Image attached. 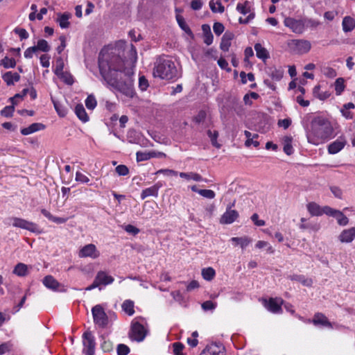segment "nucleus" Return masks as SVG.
<instances>
[{
    "label": "nucleus",
    "instance_id": "052dcab7",
    "mask_svg": "<svg viewBox=\"0 0 355 355\" xmlns=\"http://www.w3.org/2000/svg\"><path fill=\"white\" fill-rule=\"evenodd\" d=\"M115 171L119 175L125 176L129 173L128 168L123 164H120L117 166L115 168Z\"/></svg>",
    "mask_w": 355,
    "mask_h": 355
},
{
    "label": "nucleus",
    "instance_id": "6e6d98bb",
    "mask_svg": "<svg viewBox=\"0 0 355 355\" xmlns=\"http://www.w3.org/2000/svg\"><path fill=\"white\" fill-rule=\"evenodd\" d=\"M13 347V344L11 341L3 343L0 345V355L10 352Z\"/></svg>",
    "mask_w": 355,
    "mask_h": 355
},
{
    "label": "nucleus",
    "instance_id": "13d9d810",
    "mask_svg": "<svg viewBox=\"0 0 355 355\" xmlns=\"http://www.w3.org/2000/svg\"><path fill=\"white\" fill-rule=\"evenodd\" d=\"M15 110L14 105L6 106L3 110H1V114L5 117H10L12 116L13 112Z\"/></svg>",
    "mask_w": 355,
    "mask_h": 355
},
{
    "label": "nucleus",
    "instance_id": "20e7f679",
    "mask_svg": "<svg viewBox=\"0 0 355 355\" xmlns=\"http://www.w3.org/2000/svg\"><path fill=\"white\" fill-rule=\"evenodd\" d=\"M144 323L145 321L143 318H136L132 321L131 329L129 333L130 339L137 342L144 340L147 334Z\"/></svg>",
    "mask_w": 355,
    "mask_h": 355
},
{
    "label": "nucleus",
    "instance_id": "680f3d73",
    "mask_svg": "<svg viewBox=\"0 0 355 355\" xmlns=\"http://www.w3.org/2000/svg\"><path fill=\"white\" fill-rule=\"evenodd\" d=\"M14 32L19 35L21 40H26L29 37L28 33L24 28H16Z\"/></svg>",
    "mask_w": 355,
    "mask_h": 355
},
{
    "label": "nucleus",
    "instance_id": "e2e57ef3",
    "mask_svg": "<svg viewBox=\"0 0 355 355\" xmlns=\"http://www.w3.org/2000/svg\"><path fill=\"white\" fill-rule=\"evenodd\" d=\"M116 350L118 355H128L130 352V348L124 344L118 345Z\"/></svg>",
    "mask_w": 355,
    "mask_h": 355
},
{
    "label": "nucleus",
    "instance_id": "c9c22d12",
    "mask_svg": "<svg viewBox=\"0 0 355 355\" xmlns=\"http://www.w3.org/2000/svg\"><path fill=\"white\" fill-rule=\"evenodd\" d=\"M232 35L231 33H225L222 37L220 47L224 51H227L231 46Z\"/></svg>",
    "mask_w": 355,
    "mask_h": 355
},
{
    "label": "nucleus",
    "instance_id": "6e6552de",
    "mask_svg": "<svg viewBox=\"0 0 355 355\" xmlns=\"http://www.w3.org/2000/svg\"><path fill=\"white\" fill-rule=\"evenodd\" d=\"M92 313L94 322L96 325L100 327H105L107 326L108 324V317L102 305L97 304L92 307Z\"/></svg>",
    "mask_w": 355,
    "mask_h": 355
},
{
    "label": "nucleus",
    "instance_id": "cd10ccee",
    "mask_svg": "<svg viewBox=\"0 0 355 355\" xmlns=\"http://www.w3.org/2000/svg\"><path fill=\"white\" fill-rule=\"evenodd\" d=\"M2 78L8 85H14L15 83L18 82L19 80L20 76L17 73L8 71L6 72Z\"/></svg>",
    "mask_w": 355,
    "mask_h": 355
},
{
    "label": "nucleus",
    "instance_id": "0e129e2a",
    "mask_svg": "<svg viewBox=\"0 0 355 355\" xmlns=\"http://www.w3.org/2000/svg\"><path fill=\"white\" fill-rule=\"evenodd\" d=\"M76 181L81 183H88L89 178L81 172L77 171L76 173Z\"/></svg>",
    "mask_w": 355,
    "mask_h": 355
},
{
    "label": "nucleus",
    "instance_id": "bb28decb",
    "mask_svg": "<svg viewBox=\"0 0 355 355\" xmlns=\"http://www.w3.org/2000/svg\"><path fill=\"white\" fill-rule=\"evenodd\" d=\"M268 75L275 81H279L284 76V69L281 67H270L268 69Z\"/></svg>",
    "mask_w": 355,
    "mask_h": 355
},
{
    "label": "nucleus",
    "instance_id": "f257e3e1",
    "mask_svg": "<svg viewBox=\"0 0 355 355\" xmlns=\"http://www.w3.org/2000/svg\"><path fill=\"white\" fill-rule=\"evenodd\" d=\"M126 43L119 40L114 44L105 46L98 56L100 73L112 90H116L127 96L132 97L134 90L131 76L137 60L135 47L131 44L129 49V58L125 63L121 58Z\"/></svg>",
    "mask_w": 355,
    "mask_h": 355
},
{
    "label": "nucleus",
    "instance_id": "4c0bfd02",
    "mask_svg": "<svg viewBox=\"0 0 355 355\" xmlns=\"http://www.w3.org/2000/svg\"><path fill=\"white\" fill-rule=\"evenodd\" d=\"M35 47L37 51H42L44 53H47L51 50L50 44L46 40L44 39L39 40Z\"/></svg>",
    "mask_w": 355,
    "mask_h": 355
},
{
    "label": "nucleus",
    "instance_id": "f704fd0d",
    "mask_svg": "<svg viewBox=\"0 0 355 355\" xmlns=\"http://www.w3.org/2000/svg\"><path fill=\"white\" fill-rule=\"evenodd\" d=\"M28 272V266L23 263H17L13 270V273L19 277L26 275Z\"/></svg>",
    "mask_w": 355,
    "mask_h": 355
},
{
    "label": "nucleus",
    "instance_id": "1a4fd4ad",
    "mask_svg": "<svg viewBox=\"0 0 355 355\" xmlns=\"http://www.w3.org/2000/svg\"><path fill=\"white\" fill-rule=\"evenodd\" d=\"M284 301L281 297H270L268 300H263V304L270 312L275 314L282 313V306Z\"/></svg>",
    "mask_w": 355,
    "mask_h": 355
},
{
    "label": "nucleus",
    "instance_id": "338daca9",
    "mask_svg": "<svg viewBox=\"0 0 355 355\" xmlns=\"http://www.w3.org/2000/svg\"><path fill=\"white\" fill-rule=\"evenodd\" d=\"M174 355H183L182 350L184 345L181 343H174L173 344Z\"/></svg>",
    "mask_w": 355,
    "mask_h": 355
},
{
    "label": "nucleus",
    "instance_id": "3c124183",
    "mask_svg": "<svg viewBox=\"0 0 355 355\" xmlns=\"http://www.w3.org/2000/svg\"><path fill=\"white\" fill-rule=\"evenodd\" d=\"M345 89L344 80L341 78H338L335 82V91L336 95L339 96Z\"/></svg>",
    "mask_w": 355,
    "mask_h": 355
},
{
    "label": "nucleus",
    "instance_id": "72a5a7b5",
    "mask_svg": "<svg viewBox=\"0 0 355 355\" xmlns=\"http://www.w3.org/2000/svg\"><path fill=\"white\" fill-rule=\"evenodd\" d=\"M209 7L213 12L223 13L225 11V7L222 5L221 0H211Z\"/></svg>",
    "mask_w": 355,
    "mask_h": 355
},
{
    "label": "nucleus",
    "instance_id": "0eeeda50",
    "mask_svg": "<svg viewBox=\"0 0 355 355\" xmlns=\"http://www.w3.org/2000/svg\"><path fill=\"white\" fill-rule=\"evenodd\" d=\"M289 49L297 54L307 53L311 49V44L306 40H291L288 42Z\"/></svg>",
    "mask_w": 355,
    "mask_h": 355
},
{
    "label": "nucleus",
    "instance_id": "4d7b16f0",
    "mask_svg": "<svg viewBox=\"0 0 355 355\" xmlns=\"http://www.w3.org/2000/svg\"><path fill=\"white\" fill-rule=\"evenodd\" d=\"M64 61L62 60V58H59L56 60V65H55V67L54 69V73H55V75H58L60 73L64 71L63 69H64Z\"/></svg>",
    "mask_w": 355,
    "mask_h": 355
},
{
    "label": "nucleus",
    "instance_id": "58836bf2",
    "mask_svg": "<svg viewBox=\"0 0 355 355\" xmlns=\"http://www.w3.org/2000/svg\"><path fill=\"white\" fill-rule=\"evenodd\" d=\"M313 94L315 97L322 101H324L330 96V93L329 92L320 91V85H316L314 87L313 89Z\"/></svg>",
    "mask_w": 355,
    "mask_h": 355
},
{
    "label": "nucleus",
    "instance_id": "6ab92c4d",
    "mask_svg": "<svg viewBox=\"0 0 355 355\" xmlns=\"http://www.w3.org/2000/svg\"><path fill=\"white\" fill-rule=\"evenodd\" d=\"M345 144V139L343 137H340L328 146V153L331 155L336 154L343 149Z\"/></svg>",
    "mask_w": 355,
    "mask_h": 355
},
{
    "label": "nucleus",
    "instance_id": "e433bc0d",
    "mask_svg": "<svg viewBox=\"0 0 355 355\" xmlns=\"http://www.w3.org/2000/svg\"><path fill=\"white\" fill-rule=\"evenodd\" d=\"M54 108L60 117H64L67 114V108L60 102L51 98Z\"/></svg>",
    "mask_w": 355,
    "mask_h": 355
},
{
    "label": "nucleus",
    "instance_id": "8fccbe9b",
    "mask_svg": "<svg viewBox=\"0 0 355 355\" xmlns=\"http://www.w3.org/2000/svg\"><path fill=\"white\" fill-rule=\"evenodd\" d=\"M28 89H24L20 94H15L13 97L10 98L11 103L15 105H17L24 97L26 95Z\"/></svg>",
    "mask_w": 355,
    "mask_h": 355
},
{
    "label": "nucleus",
    "instance_id": "2f4dec72",
    "mask_svg": "<svg viewBox=\"0 0 355 355\" xmlns=\"http://www.w3.org/2000/svg\"><path fill=\"white\" fill-rule=\"evenodd\" d=\"M75 113L78 119L83 122L89 121V116L83 105L78 104L75 107Z\"/></svg>",
    "mask_w": 355,
    "mask_h": 355
},
{
    "label": "nucleus",
    "instance_id": "5fc2aeb1",
    "mask_svg": "<svg viewBox=\"0 0 355 355\" xmlns=\"http://www.w3.org/2000/svg\"><path fill=\"white\" fill-rule=\"evenodd\" d=\"M198 193L207 199H213L215 198V192L211 189H200Z\"/></svg>",
    "mask_w": 355,
    "mask_h": 355
},
{
    "label": "nucleus",
    "instance_id": "69168bd1",
    "mask_svg": "<svg viewBox=\"0 0 355 355\" xmlns=\"http://www.w3.org/2000/svg\"><path fill=\"white\" fill-rule=\"evenodd\" d=\"M330 190L332 194L337 198L341 199L343 197V190L337 186H331Z\"/></svg>",
    "mask_w": 355,
    "mask_h": 355
},
{
    "label": "nucleus",
    "instance_id": "a211bd4d",
    "mask_svg": "<svg viewBox=\"0 0 355 355\" xmlns=\"http://www.w3.org/2000/svg\"><path fill=\"white\" fill-rule=\"evenodd\" d=\"M313 323L315 325H320L324 327H327L329 329H332L334 327H337L338 325L336 324H333L330 322L328 318L322 313H318L314 315L313 319Z\"/></svg>",
    "mask_w": 355,
    "mask_h": 355
},
{
    "label": "nucleus",
    "instance_id": "39448f33",
    "mask_svg": "<svg viewBox=\"0 0 355 355\" xmlns=\"http://www.w3.org/2000/svg\"><path fill=\"white\" fill-rule=\"evenodd\" d=\"M10 220L12 221V225L15 227L26 230L37 234L42 233V230L39 227L38 225L32 221L19 217H12Z\"/></svg>",
    "mask_w": 355,
    "mask_h": 355
},
{
    "label": "nucleus",
    "instance_id": "de8ad7c7",
    "mask_svg": "<svg viewBox=\"0 0 355 355\" xmlns=\"http://www.w3.org/2000/svg\"><path fill=\"white\" fill-rule=\"evenodd\" d=\"M0 64L6 69L14 68L16 65V62L14 58L5 57L1 60Z\"/></svg>",
    "mask_w": 355,
    "mask_h": 355
},
{
    "label": "nucleus",
    "instance_id": "7c9ffc66",
    "mask_svg": "<svg viewBox=\"0 0 355 355\" xmlns=\"http://www.w3.org/2000/svg\"><path fill=\"white\" fill-rule=\"evenodd\" d=\"M121 308L122 310L130 316L135 313V303L130 300H125L122 303Z\"/></svg>",
    "mask_w": 355,
    "mask_h": 355
},
{
    "label": "nucleus",
    "instance_id": "9b49d317",
    "mask_svg": "<svg viewBox=\"0 0 355 355\" xmlns=\"http://www.w3.org/2000/svg\"><path fill=\"white\" fill-rule=\"evenodd\" d=\"M83 353L85 355H93L95 352V338L91 331H87L83 335Z\"/></svg>",
    "mask_w": 355,
    "mask_h": 355
},
{
    "label": "nucleus",
    "instance_id": "f3484780",
    "mask_svg": "<svg viewBox=\"0 0 355 355\" xmlns=\"http://www.w3.org/2000/svg\"><path fill=\"white\" fill-rule=\"evenodd\" d=\"M326 211L327 215L335 218L340 225L345 226L348 224L349 219L342 211L331 207L326 208Z\"/></svg>",
    "mask_w": 355,
    "mask_h": 355
},
{
    "label": "nucleus",
    "instance_id": "c03bdc74",
    "mask_svg": "<svg viewBox=\"0 0 355 355\" xmlns=\"http://www.w3.org/2000/svg\"><path fill=\"white\" fill-rule=\"evenodd\" d=\"M284 153L290 155L293 153V148L292 146V137H285L284 139Z\"/></svg>",
    "mask_w": 355,
    "mask_h": 355
},
{
    "label": "nucleus",
    "instance_id": "bf43d9fd",
    "mask_svg": "<svg viewBox=\"0 0 355 355\" xmlns=\"http://www.w3.org/2000/svg\"><path fill=\"white\" fill-rule=\"evenodd\" d=\"M323 74L329 78H334L336 76V71L335 69L330 67H324L322 69Z\"/></svg>",
    "mask_w": 355,
    "mask_h": 355
},
{
    "label": "nucleus",
    "instance_id": "603ef678",
    "mask_svg": "<svg viewBox=\"0 0 355 355\" xmlns=\"http://www.w3.org/2000/svg\"><path fill=\"white\" fill-rule=\"evenodd\" d=\"M97 105L95 97L92 95H89L85 100V105L89 110H94Z\"/></svg>",
    "mask_w": 355,
    "mask_h": 355
},
{
    "label": "nucleus",
    "instance_id": "b1692460",
    "mask_svg": "<svg viewBox=\"0 0 355 355\" xmlns=\"http://www.w3.org/2000/svg\"><path fill=\"white\" fill-rule=\"evenodd\" d=\"M230 242L234 245H239L241 249H245L252 241V239L247 236L241 237H232L230 239Z\"/></svg>",
    "mask_w": 355,
    "mask_h": 355
},
{
    "label": "nucleus",
    "instance_id": "09e8293b",
    "mask_svg": "<svg viewBox=\"0 0 355 355\" xmlns=\"http://www.w3.org/2000/svg\"><path fill=\"white\" fill-rule=\"evenodd\" d=\"M259 97V94L256 92H252L247 94L243 97V101L245 105H251L253 100H257Z\"/></svg>",
    "mask_w": 355,
    "mask_h": 355
},
{
    "label": "nucleus",
    "instance_id": "c85d7f7f",
    "mask_svg": "<svg viewBox=\"0 0 355 355\" xmlns=\"http://www.w3.org/2000/svg\"><path fill=\"white\" fill-rule=\"evenodd\" d=\"M355 107V105L353 103H347L343 105V108L340 110L342 115L346 119H352L354 117V114L350 111Z\"/></svg>",
    "mask_w": 355,
    "mask_h": 355
},
{
    "label": "nucleus",
    "instance_id": "a18cd8bd",
    "mask_svg": "<svg viewBox=\"0 0 355 355\" xmlns=\"http://www.w3.org/2000/svg\"><path fill=\"white\" fill-rule=\"evenodd\" d=\"M57 76L64 83L69 85H71L74 82L73 76L67 71H62L57 75Z\"/></svg>",
    "mask_w": 355,
    "mask_h": 355
},
{
    "label": "nucleus",
    "instance_id": "393cba45",
    "mask_svg": "<svg viewBox=\"0 0 355 355\" xmlns=\"http://www.w3.org/2000/svg\"><path fill=\"white\" fill-rule=\"evenodd\" d=\"M45 128V125L41 123H34L31 124L29 126L22 128L21 133L23 135H28L35 132L42 130Z\"/></svg>",
    "mask_w": 355,
    "mask_h": 355
},
{
    "label": "nucleus",
    "instance_id": "f03ea898",
    "mask_svg": "<svg viewBox=\"0 0 355 355\" xmlns=\"http://www.w3.org/2000/svg\"><path fill=\"white\" fill-rule=\"evenodd\" d=\"M306 135L308 142L315 146L324 144L335 137L331 122L322 116H316L311 120Z\"/></svg>",
    "mask_w": 355,
    "mask_h": 355
},
{
    "label": "nucleus",
    "instance_id": "7ed1b4c3",
    "mask_svg": "<svg viewBox=\"0 0 355 355\" xmlns=\"http://www.w3.org/2000/svg\"><path fill=\"white\" fill-rule=\"evenodd\" d=\"M153 73L154 77L163 80L176 79L179 76L174 62L165 57L157 59Z\"/></svg>",
    "mask_w": 355,
    "mask_h": 355
},
{
    "label": "nucleus",
    "instance_id": "4be33fe9",
    "mask_svg": "<svg viewBox=\"0 0 355 355\" xmlns=\"http://www.w3.org/2000/svg\"><path fill=\"white\" fill-rule=\"evenodd\" d=\"M355 238V227L345 229L338 236L341 243H351Z\"/></svg>",
    "mask_w": 355,
    "mask_h": 355
},
{
    "label": "nucleus",
    "instance_id": "dca6fc26",
    "mask_svg": "<svg viewBox=\"0 0 355 355\" xmlns=\"http://www.w3.org/2000/svg\"><path fill=\"white\" fill-rule=\"evenodd\" d=\"M44 285L54 291L64 292L65 289L64 286L60 284L53 276H46L43 279Z\"/></svg>",
    "mask_w": 355,
    "mask_h": 355
},
{
    "label": "nucleus",
    "instance_id": "a878e982",
    "mask_svg": "<svg viewBox=\"0 0 355 355\" xmlns=\"http://www.w3.org/2000/svg\"><path fill=\"white\" fill-rule=\"evenodd\" d=\"M342 26L345 33L351 32L355 28V19L350 16L345 17L342 21Z\"/></svg>",
    "mask_w": 355,
    "mask_h": 355
},
{
    "label": "nucleus",
    "instance_id": "864d4df0",
    "mask_svg": "<svg viewBox=\"0 0 355 355\" xmlns=\"http://www.w3.org/2000/svg\"><path fill=\"white\" fill-rule=\"evenodd\" d=\"M208 135L211 139V144L213 146L216 147L217 148H219L220 147V145L217 142V138L218 136V133L217 131H208Z\"/></svg>",
    "mask_w": 355,
    "mask_h": 355
},
{
    "label": "nucleus",
    "instance_id": "37998d69",
    "mask_svg": "<svg viewBox=\"0 0 355 355\" xmlns=\"http://www.w3.org/2000/svg\"><path fill=\"white\" fill-rule=\"evenodd\" d=\"M215 275V270L211 267L205 268L202 270V276L207 281L212 280Z\"/></svg>",
    "mask_w": 355,
    "mask_h": 355
},
{
    "label": "nucleus",
    "instance_id": "423d86ee",
    "mask_svg": "<svg viewBox=\"0 0 355 355\" xmlns=\"http://www.w3.org/2000/svg\"><path fill=\"white\" fill-rule=\"evenodd\" d=\"M236 10L243 15L248 14L245 19L239 18L241 24H248L254 18L255 15L250 1L245 0L239 2L236 5Z\"/></svg>",
    "mask_w": 355,
    "mask_h": 355
},
{
    "label": "nucleus",
    "instance_id": "aec40b11",
    "mask_svg": "<svg viewBox=\"0 0 355 355\" xmlns=\"http://www.w3.org/2000/svg\"><path fill=\"white\" fill-rule=\"evenodd\" d=\"M307 210L311 216H322V214L327 215L326 208H330L329 206L320 207L315 202H309L307 205Z\"/></svg>",
    "mask_w": 355,
    "mask_h": 355
},
{
    "label": "nucleus",
    "instance_id": "c756f323",
    "mask_svg": "<svg viewBox=\"0 0 355 355\" xmlns=\"http://www.w3.org/2000/svg\"><path fill=\"white\" fill-rule=\"evenodd\" d=\"M254 50L257 58L265 61L269 58V53L266 48H264L261 44H256L254 45Z\"/></svg>",
    "mask_w": 355,
    "mask_h": 355
},
{
    "label": "nucleus",
    "instance_id": "774afa93",
    "mask_svg": "<svg viewBox=\"0 0 355 355\" xmlns=\"http://www.w3.org/2000/svg\"><path fill=\"white\" fill-rule=\"evenodd\" d=\"M40 64L43 67L48 68L50 66V56L43 54L40 58Z\"/></svg>",
    "mask_w": 355,
    "mask_h": 355
},
{
    "label": "nucleus",
    "instance_id": "4468645a",
    "mask_svg": "<svg viewBox=\"0 0 355 355\" xmlns=\"http://www.w3.org/2000/svg\"><path fill=\"white\" fill-rule=\"evenodd\" d=\"M137 161V162H143L148 160L151 158L154 157H166V155L165 153L162 152H158L156 150H150V151H138L136 153Z\"/></svg>",
    "mask_w": 355,
    "mask_h": 355
},
{
    "label": "nucleus",
    "instance_id": "79ce46f5",
    "mask_svg": "<svg viewBox=\"0 0 355 355\" xmlns=\"http://www.w3.org/2000/svg\"><path fill=\"white\" fill-rule=\"evenodd\" d=\"M70 18V15L67 13H64L60 15L57 19V21L59 24V26L62 28H67L69 26V19Z\"/></svg>",
    "mask_w": 355,
    "mask_h": 355
},
{
    "label": "nucleus",
    "instance_id": "473e14b6",
    "mask_svg": "<svg viewBox=\"0 0 355 355\" xmlns=\"http://www.w3.org/2000/svg\"><path fill=\"white\" fill-rule=\"evenodd\" d=\"M179 175L180 178H184L185 180H187V181H189V180H193V181H196V182H200L202 180V176L197 173H193V172H190V173H184V172H181L179 173Z\"/></svg>",
    "mask_w": 355,
    "mask_h": 355
},
{
    "label": "nucleus",
    "instance_id": "f8f14e48",
    "mask_svg": "<svg viewBox=\"0 0 355 355\" xmlns=\"http://www.w3.org/2000/svg\"><path fill=\"white\" fill-rule=\"evenodd\" d=\"M200 355H226L225 348L220 343L212 342L206 345Z\"/></svg>",
    "mask_w": 355,
    "mask_h": 355
},
{
    "label": "nucleus",
    "instance_id": "2eb2a0df",
    "mask_svg": "<svg viewBox=\"0 0 355 355\" xmlns=\"http://www.w3.org/2000/svg\"><path fill=\"white\" fill-rule=\"evenodd\" d=\"M238 217L239 212L235 209H232L231 207H228L225 213L221 216L220 223L225 225L232 224Z\"/></svg>",
    "mask_w": 355,
    "mask_h": 355
},
{
    "label": "nucleus",
    "instance_id": "a19ab883",
    "mask_svg": "<svg viewBox=\"0 0 355 355\" xmlns=\"http://www.w3.org/2000/svg\"><path fill=\"white\" fill-rule=\"evenodd\" d=\"M202 30L204 31V42L207 45H210L213 42V35L211 33L210 28L207 25L202 26Z\"/></svg>",
    "mask_w": 355,
    "mask_h": 355
},
{
    "label": "nucleus",
    "instance_id": "9d476101",
    "mask_svg": "<svg viewBox=\"0 0 355 355\" xmlns=\"http://www.w3.org/2000/svg\"><path fill=\"white\" fill-rule=\"evenodd\" d=\"M100 255V251L93 243H89L83 246L79 249L78 252V256L80 258H90L92 259H96L98 258Z\"/></svg>",
    "mask_w": 355,
    "mask_h": 355
},
{
    "label": "nucleus",
    "instance_id": "49530a36",
    "mask_svg": "<svg viewBox=\"0 0 355 355\" xmlns=\"http://www.w3.org/2000/svg\"><path fill=\"white\" fill-rule=\"evenodd\" d=\"M176 19H177V21L180 26V27L184 31L186 32L187 33H188L189 35H191L192 34V32L190 30L189 27L187 26V24H186L185 21H184V17L180 15V14H177L176 15Z\"/></svg>",
    "mask_w": 355,
    "mask_h": 355
},
{
    "label": "nucleus",
    "instance_id": "ea45409f",
    "mask_svg": "<svg viewBox=\"0 0 355 355\" xmlns=\"http://www.w3.org/2000/svg\"><path fill=\"white\" fill-rule=\"evenodd\" d=\"M291 279L293 280V281L299 282L302 285H304L305 286H308V287L311 286L313 284V280L311 279L306 278L303 275H294L291 277Z\"/></svg>",
    "mask_w": 355,
    "mask_h": 355
},
{
    "label": "nucleus",
    "instance_id": "5701e85b",
    "mask_svg": "<svg viewBox=\"0 0 355 355\" xmlns=\"http://www.w3.org/2000/svg\"><path fill=\"white\" fill-rule=\"evenodd\" d=\"M162 185L160 182H157L153 186L144 189L141 193V198L144 200L150 196L157 197L159 189L161 188Z\"/></svg>",
    "mask_w": 355,
    "mask_h": 355
},
{
    "label": "nucleus",
    "instance_id": "412c9836",
    "mask_svg": "<svg viewBox=\"0 0 355 355\" xmlns=\"http://www.w3.org/2000/svg\"><path fill=\"white\" fill-rule=\"evenodd\" d=\"M95 279L96 280L97 283L98 284L99 286H107L109 284H111L114 281V279L111 275H109L105 271H99L97 272Z\"/></svg>",
    "mask_w": 355,
    "mask_h": 355
},
{
    "label": "nucleus",
    "instance_id": "ddd939ff",
    "mask_svg": "<svg viewBox=\"0 0 355 355\" xmlns=\"http://www.w3.org/2000/svg\"><path fill=\"white\" fill-rule=\"evenodd\" d=\"M284 24L292 32L296 34H302L304 28V22L302 19H296L293 17H286L284 20Z\"/></svg>",
    "mask_w": 355,
    "mask_h": 355
}]
</instances>
